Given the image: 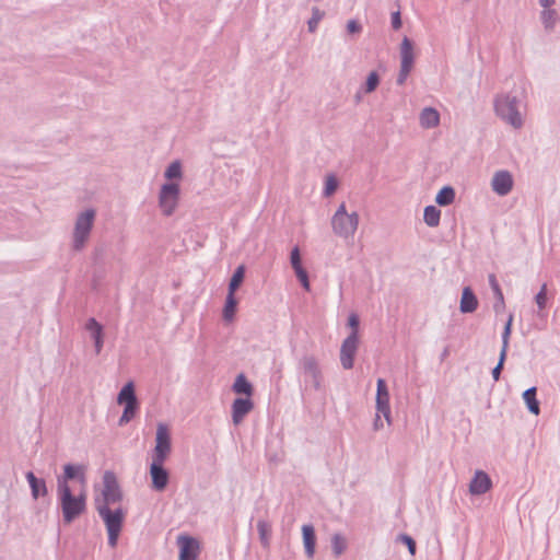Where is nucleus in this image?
<instances>
[{
	"mask_svg": "<svg viewBox=\"0 0 560 560\" xmlns=\"http://www.w3.org/2000/svg\"><path fill=\"white\" fill-rule=\"evenodd\" d=\"M57 494L62 513V522L66 525L71 524L85 512L88 499L86 488H80L78 491H73L69 483L60 481L57 487Z\"/></svg>",
	"mask_w": 560,
	"mask_h": 560,
	"instance_id": "1",
	"label": "nucleus"
},
{
	"mask_svg": "<svg viewBox=\"0 0 560 560\" xmlns=\"http://www.w3.org/2000/svg\"><path fill=\"white\" fill-rule=\"evenodd\" d=\"M359 225V215L357 212L348 213L345 203H341L331 219L334 232L341 237H351Z\"/></svg>",
	"mask_w": 560,
	"mask_h": 560,
	"instance_id": "2",
	"label": "nucleus"
},
{
	"mask_svg": "<svg viewBox=\"0 0 560 560\" xmlns=\"http://www.w3.org/2000/svg\"><path fill=\"white\" fill-rule=\"evenodd\" d=\"M96 510L106 525L108 532V544L112 547H115L121 530L125 513L120 509L112 511L106 506V504H97Z\"/></svg>",
	"mask_w": 560,
	"mask_h": 560,
	"instance_id": "3",
	"label": "nucleus"
},
{
	"mask_svg": "<svg viewBox=\"0 0 560 560\" xmlns=\"http://www.w3.org/2000/svg\"><path fill=\"white\" fill-rule=\"evenodd\" d=\"M497 114L514 128L523 125L521 114L517 110L515 97L508 95L499 96L495 101Z\"/></svg>",
	"mask_w": 560,
	"mask_h": 560,
	"instance_id": "4",
	"label": "nucleus"
},
{
	"mask_svg": "<svg viewBox=\"0 0 560 560\" xmlns=\"http://www.w3.org/2000/svg\"><path fill=\"white\" fill-rule=\"evenodd\" d=\"M117 402L125 405L124 412L119 419V424L128 423L136 415L138 409V400L135 393L133 382H128L124 385L117 396Z\"/></svg>",
	"mask_w": 560,
	"mask_h": 560,
	"instance_id": "5",
	"label": "nucleus"
},
{
	"mask_svg": "<svg viewBox=\"0 0 560 560\" xmlns=\"http://www.w3.org/2000/svg\"><path fill=\"white\" fill-rule=\"evenodd\" d=\"M376 417L374 420V428L376 430L382 429L384 427L381 415L384 416L386 422L390 423V407H389V393L387 389V385L385 380H377V389H376Z\"/></svg>",
	"mask_w": 560,
	"mask_h": 560,
	"instance_id": "6",
	"label": "nucleus"
},
{
	"mask_svg": "<svg viewBox=\"0 0 560 560\" xmlns=\"http://www.w3.org/2000/svg\"><path fill=\"white\" fill-rule=\"evenodd\" d=\"M172 451L171 434L166 424L159 423L156 428L155 446L152 462L164 464Z\"/></svg>",
	"mask_w": 560,
	"mask_h": 560,
	"instance_id": "7",
	"label": "nucleus"
},
{
	"mask_svg": "<svg viewBox=\"0 0 560 560\" xmlns=\"http://www.w3.org/2000/svg\"><path fill=\"white\" fill-rule=\"evenodd\" d=\"M179 200V184L167 183L161 187L159 205L164 215H171L175 211Z\"/></svg>",
	"mask_w": 560,
	"mask_h": 560,
	"instance_id": "8",
	"label": "nucleus"
},
{
	"mask_svg": "<svg viewBox=\"0 0 560 560\" xmlns=\"http://www.w3.org/2000/svg\"><path fill=\"white\" fill-rule=\"evenodd\" d=\"M103 483L102 498H97L95 504H106V506L109 508L110 504L120 501L121 493L116 477L112 471L104 474Z\"/></svg>",
	"mask_w": 560,
	"mask_h": 560,
	"instance_id": "9",
	"label": "nucleus"
},
{
	"mask_svg": "<svg viewBox=\"0 0 560 560\" xmlns=\"http://www.w3.org/2000/svg\"><path fill=\"white\" fill-rule=\"evenodd\" d=\"M178 547V560H198L201 552V542L188 535H178L176 538Z\"/></svg>",
	"mask_w": 560,
	"mask_h": 560,
	"instance_id": "10",
	"label": "nucleus"
},
{
	"mask_svg": "<svg viewBox=\"0 0 560 560\" xmlns=\"http://www.w3.org/2000/svg\"><path fill=\"white\" fill-rule=\"evenodd\" d=\"M94 215L93 210H86L79 215L74 229V246L77 249H80L84 245L90 234Z\"/></svg>",
	"mask_w": 560,
	"mask_h": 560,
	"instance_id": "11",
	"label": "nucleus"
},
{
	"mask_svg": "<svg viewBox=\"0 0 560 560\" xmlns=\"http://www.w3.org/2000/svg\"><path fill=\"white\" fill-rule=\"evenodd\" d=\"M400 55L401 68L397 81L399 84H402L406 81L413 65V48L411 42L407 37H405L401 42Z\"/></svg>",
	"mask_w": 560,
	"mask_h": 560,
	"instance_id": "12",
	"label": "nucleus"
},
{
	"mask_svg": "<svg viewBox=\"0 0 560 560\" xmlns=\"http://www.w3.org/2000/svg\"><path fill=\"white\" fill-rule=\"evenodd\" d=\"M358 345L359 336H355V334H350V336H348L341 345L340 361L346 370H349L353 366Z\"/></svg>",
	"mask_w": 560,
	"mask_h": 560,
	"instance_id": "13",
	"label": "nucleus"
},
{
	"mask_svg": "<svg viewBox=\"0 0 560 560\" xmlns=\"http://www.w3.org/2000/svg\"><path fill=\"white\" fill-rule=\"evenodd\" d=\"M254 408L252 397L236 398L232 404V420L235 425L243 422L247 413Z\"/></svg>",
	"mask_w": 560,
	"mask_h": 560,
	"instance_id": "14",
	"label": "nucleus"
},
{
	"mask_svg": "<svg viewBox=\"0 0 560 560\" xmlns=\"http://www.w3.org/2000/svg\"><path fill=\"white\" fill-rule=\"evenodd\" d=\"M491 187L499 196L508 195L513 188L512 175L506 171L497 172L492 177Z\"/></svg>",
	"mask_w": 560,
	"mask_h": 560,
	"instance_id": "15",
	"label": "nucleus"
},
{
	"mask_svg": "<svg viewBox=\"0 0 560 560\" xmlns=\"http://www.w3.org/2000/svg\"><path fill=\"white\" fill-rule=\"evenodd\" d=\"M150 477L152 480V488L156 491H163L168 483V472L164 469L163 464L151 463Z\"/></svg>",
	"mask_w": 560,
	"mask_h": 560,
	"instance_id": "16",
	"label": "nucleus"
},
{
	"mask_svg": "<svg viewBox=\"0 0 560 560\" xmlns=\"http://www.w3.org/2000/svg\"><path fill=\"white\" fill-rule=\"evenodd\" d=\"M290 260L294 272L300 280L301 284L306 291H310V281L307 271L302 266L301 254L299 247H294L291 250Z\"/></svg>",
	"mask_w": 560,
	"mask_h": 560,
	"instance_id": "17",
	"label": "nucleus"
},
{
	"mask_svg": "<svg viewBox=\"0 0 560 560\" xmlns=\"http://www.w3.org/2000/svg\"><path fill=\"white\" fill-rule=\"evenodd\" d=\"M492 482L490 477L486 472L479 470L476 471L469 485V491L471 494H483L490 490Z\"/></svg>",
	"mask_w": 560,
	"mask_h": 560,
	"instance_id": "18",
	"label": "nucleus"
},
{
	"mask_svg": "<svg viewBox=\"0 0 560 560\" xmlns=\"http://www.w3.org/2000/svg\"><path fill=\"white\" fill-rule=\"evenodd\" d=\"M77 478L80 482V488H86V479L83 466L66 465L63 468V476L58 478V483L65 481L68 483L70 479Z\"/></svg>",
	"mask_w": 560,
	"mask_h": 560,
	"instance_id": "19",
	"label": "nucleus"
},
{
	"mask_svg": "<svg viewBox=\"0 0 560 560\" xmlns=\"http://www.w3.org/2000/svg\"><path fill=\"white\" fill-rule=\"evenodd\" d=\"M303 545L305 548L306 556L312 559L315 553L316 536L312 525L302 526Z\"/></svg>",
	"mask_w": 560,
	"mask_h": 560,
	"instance_id": "20",
	"label": "nucleus"
},
{
	"mask_svg": "<svg viewBox=\"0 0 560 560\" xmlns=\"http://www.w3.org/2000/svg\"><path fill=\"white\" fill-rule=\"evenodd\" d=\"M419 119L422 128H434L440 124V114L433 107H425L421 112Z\"/></svg>",
	"mask_w": 560,
	"mask_h": 560,
	"instance_id": "21",
	"label": "nucleus"
},
{
	"mask_svg": "<svg viewBox=\"0 0 560 560\" xmlns=\"http://www.w3.org/2000/svg\"><path fill=\"white\" fill-rule=\"evenodd\" d=\"M232 389L237 395H245V397H252L254 393L253 385L248 382L244 374H238L234 381Z\"/></svg>",
	"mask_w": 560,
	"mask_h": 560,
	"instance_id": "22",
	"label": "nucleus"
},
{
	"mask_svg": "<svg viewBox=\"0 0 560 560\" xmlns=\"http://www.w3.org/2000/svg\"><path fill=\"white\" fill-rule=\"evenodd\" d=\"M478 306V301L469 288L463 290L460 299V311L463 313L474 312Z\"/></svg>",
	"mask_w": 560,
	"mask_h": 560,
	"instance_id": "23",
	"label": "nucleus"
},
{
	"mask_svg": "<svg viewBox=\"0 0 560 560\" xmlns=\"http://www.w3.org/2000/svg\"><path fill=\"white\" fill-rule=\"evenodd\" d=\"M26 479L32 489V495L34 499H37L39 495H45L47 493L45 481L43 479H37L32 471L26 474Z\"/></svg>",
	"mask_w": 560,
	"mask_h": 560,
	"instance_id": "24",
	"label": "nucleus"
},
{
	"mask_svg": "<svg viewBox=\"0 0 560 560\" xmlns=\"http://www.w3.org/2000/svg\"><path fill=\"white\" fill-rule=\"evenodd\" d=\"M524 401L527 405L528 410L534 415H539V402L536 399V387H530L523 394Z\"/></svg>",
	"mask_w": 560,
	"mask_h": 560,
	"instance_id": "25",
	"label": "nucleus"
},
{
	"mask_svg": "<svg viewBox=\"0 0 560 560\" xmlns=\"http://www.w3.org/2000/svg\"><path fill=\"white\" fill-rule=\"evenodd\" d=\"M441 211L434 206H428L424 208L423 220L431 226L435 228L440 224Z\"/></svg>",
	"mask_w": 560,
	"mask_h": 560,
	"instance_id": "26",
	"label": "nucleus"
},
{
	"mask_svg": "<svg viewBox=\"0 0 560 560\" xmlns=\"http://www.w3.org/2000/svg\"><path fill=\"white\" fill-rule=\"evenodd\" d=\"M455 199V191L451 186L443 187L436 195L435 201L440 206H448Z\"/></svg>",
	"mask_w": 560,
	"mask_h": 560,
	"instance_id": "27",
	"label": "nucleus"
},
{
	"mask_svg": "<svg viewBox=\"0 0 560 560\" xmlns=\"http://www.w3.org/2000/svg\"><path fill=\"white\" fill-rule=\"evenodd\" d=\"M237 300L235 295L228 294L225 305L223 308V318L226 322H232L236 313Z\"/></svg>",
	"mask_w": 560,
	"mask_h": 560,
	"instance_id": "28",
	"label": "nucleus"
},
{
	"mask_svg": "<svg viewBox=\"0 0 560 560\" xmlns=\"http://www.w3.org/2000/svg\"><path fill=\"white\" fill-rule=\"evenodd\" d=\"M244 276H245V267L243 265H241L236 268L234 275L231 278L228 294L235 295V291L242 284V282L244 280Z\"/></svg>",
	"mask_w": 560,
	"mask_h": 560,
	"instance_id": "29",
	"label": "nucleus"
},
{
	"mask_svg": "<svg viewBox=\"0 0 560 560\" xmlns=\"http://www.w3.org/2000/svg\"><path fill=\"white\" fill-rule=\"evenodd\" d=\"M331 547L334 553L340 556L347 548L346 539L339 534L334 535L331 538Z\"/></svg>",
	"mask_w": 560,
	"mask_h": 560,
	"instance_id": "30",
	"label": "nucleus"
},
{
	"mask_svg": "<svg viewBox=\"0 0 560 560\" xmlns=\"http://www.w3.org/2000/svg\"><path fill=\"white\" fill-rule=\"evenodd\" d=\"M182 175V165L178 161L173 162L165 171V177L167 179H180Z\"/></svg>",
	"mask_w": 560,
	"mask_h": 560,
	"instance_id": "31",
	"label": "nucleus"
},
{
	"mask_svg": "<svg viewBox=\"0 0 560 560\" xmlns=\"http://www.w3.org/2000/svg\"><path fill=\"white\" fill-rule=\"evenodd\" d=\"M86 330H89L92 335L93 339L103 336V327L96 322L94 318H90L85 325Z\"/></svg>",
	"mask_w": 560,
	"mask_h": 560,
	"instance_id": "32",
	"label": "nucleus"
},
{
	"mask_svg": "<svg viewBox=\"0 0 560 560\" xmlns=\"http://www.w3.org/2000/svg\"><path fill=\"white\" fill-rule=\"evenodd\" d=\"M541 20L547 28H551L556 23L557 14L553 10L546 9L541 13Z\"/></svg>",
	"mask_w": 560,
	"mask_h": 560,
	"instance_id": "33",
	"label": "nucleus"
},
{
	"mask_svg": "<svg viewBox=\"0 0 560 560\" xmlns=\"http://www.w3.org/2000/svg\"><path fill=\"white\" fill-rule=\"evenodd\" d=\"M380 79L376 72H371L368 77L366 84H365V92L371 93L373 92L377 85H378Z\"/></svg>",
	"mask_w": 560,
	"mask_h": 560,
	"instance_id": "34",
	"label": "nucleus"
},
{
	"mask_svg": "<svg viewBox=\"0 0 560 560\" xmlns=\"http://www.w3.org/2000/svg\"><path fill=\"white\" fill-rule=\"evenodd\" d=\"M535 300L540 310L545 308L546 303H547V284L546 283H544L541 285L540 291L537 293Z\"/></svg>",
	"mask_w": 560,
	"mask_h": 560,
	"instance_id": "35",
	"label": "nucleus"
},
{
	"mask_svg": "<svg viewBox=\"0 0 560 560\" xmlns=\"http://www.w3.org/2000/svg\"><path fill=\"white\" fill-rule=\"evenodd\" d=\"M258 530H259V534H260V538L262 540V542L267 546L268 545V539H269V536H270V527L267 523L265 522H259L258 525Z\"/></svg>",
	"mask_w": 560,
	"mask_h": 560,
	"instance_id": "36",
	"label": "nucleus"
},
{
	"mask_svg": "<svg viewBox=\"0 0 560 560\" xmlns=\"http://www.w3.org/2000/svg\"><path fill=\"white\" fill-rule=\"evenodd\" d=\"M511 325H512V317H510V319L508 320L505 328H504L503 336H502L503 345H502L501 350H504V353H506V351H508L509 338H510V334H511Z\"/></svg>",
	"mask_w": 560,
	"mask_h": 560,
	"instance_id": "37",
	"label": "nucleus"
},
{
	"mask_svg": "<svg viewBox=\"0 0 560 560\" xmlns=\"http://www.w3.org/2000/svg\"><path fill=\"white\" fill-rule=\"evenodd\" d=\"M399 540L401 542H404L408 547V550H409L411 556L416 555V542H415V540L410 536H408V535H400L399 536Z\"/></svg>",
	"mask_w": 560,
	"mask_h": 560,
	"instance_id": "38",
	"label": "nucleus"
},
{
	"mask_svg": "<svg viewBox=\"0 0 560 560\" xmlns=\"http://www.w3.org/2000/svg\"><path fill=\"white\" fill-rule=\"evenodd\" d=\"M336 189H337V179L334 176L327 177L326 184H325V194L327 196H330L335 192Z\"/></svg>",
	"mask_w": 560,
	"mask_h": 560,
	"instance_id": "39",
	"label": "nucleus"
},
{
	"mask_svg": "<svg viewBox=\"0 0 560 560\" xmlns=\"http://www.w3.org/2000/svg\"><path fill=\"white\" fill-rule=\"evenodd\" d=\"M505 357H506V353H504V350H501L499 363L492 370V375H493V378L495 381H498L499 377H500V373H501V370L503 368V363H504Z\"/></svg>",
	"mask_w": 560,
	"mask_h": 560,
	"instance_id": "40",
	"label": "nucleus"
},
{
	"mask_svg": "<svg viewBox=\"0 0 560 560\" xmlns=\"http://www.w3.org/2000/svg\"><path fill=\"white\" fill-rule=\"evenodd\" d=\"M348 325L352 329L351 334H355V336H359V317L357 314H350L348 318Z\"/></svg>",
	"mask_w": 560,
	"mask_h": 560,
	"instance_id": "41",
	"label": "nucleus"
},
{
	"mask_svg": "<svg viewBox=\"0 0 560 560\" xmlns=\"http://www.w3.org/2000/svg\"><path fill=\"white\" fill-rule=\"evenodd\" d=\"M322 19V14L319 13V11L316 9L314 10V15L313 18L310 20L308 22V26H310V30L311 31H314L318 21Z\"/></svg>",
	"mask_w": 560,
	"mask_h": 560,
	"instance_id": "42",
	"label": "nucleus"
},
{
	"mask_svg": "<svg viewBox=\"0 0 560 560\" xmlns=\"http://www.w3.org/2000/svg\"><path fill=\"white\" fill-rule=\"evenodd\" d=\"M489 282H490L493 291L499 295L500 299H502V292H501V289L499 287V283H498L497 279H495L494 275H490Z\"/></svg>",
	"mask_w": 560,
	"mask_h": 560,
	"instance_id": "43",
	"label": "nucleus"
},
{
	"mask_svg": "<svg viewBox=\"0 0 560 560\" xmlns=\"http://www.w3.org/2000/svg\"><path fill=\"white\" fill-rule=\"evenodd\" d=\"M392 25L395 30H398L401 27V19H400V13L399 12H395L393 13L392 15Z\"/></svg>",
	"mask_w": 560,
	"mask_h": 560,
	"instance_id": "44",
	"label": "nucleus"
},
{
	"mask_svg": "<svg viewBox=\"0 0 560 560\" xmlns=\"http://www.w3.org/2000/svg\"><path fill=\"white\" fill-rule=\"evenodd\" d=\"M347 30L349 33H358L361 30V26L355 21H349L347 24Z\"/></svg>",
	"mask_w": 560,
	"mask_h": 560,
	"instance_id": "45",
	"label": "nucleus"
},
{
	"mask_svg": "<svg viewBox=\"0 0 560 560\" xmlns=\"http://www.w3.org/2000/svg\"><path fill=\"white\" fill-rule=\"evenodd\" d=\"M94 342H95V351L98 354L103 348L104 336L97 337L96 339H94Z\"/></svg>",
	"mask_w": 560,
	"mask_h": 560,
	"instance_id": "46",
	"label": "nucleus"
},
{
	"mask_svg": "<svg viewBox=\"0 0 560 560\" xmlns=\"http://www.w3.org/2000/svg\"><path fill=\"white\" fill-rule=\"evenodd\" d=\"M539 3L545 9H548L555 3V0H539Z\"/></svg>",
	"mask_w": 560,
	"mask_h": 560,
	"instance_id": "47",
	"label": "nucleus"
}]
</instances>
